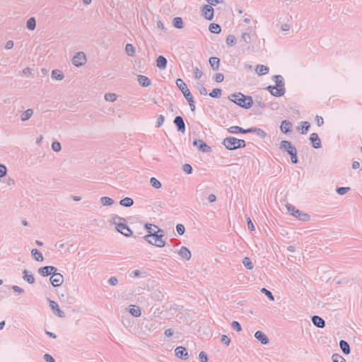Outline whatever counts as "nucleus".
I'll return each mask as SVG.
<instances>
[{
	"label": "nucleus",
	"mask_w": 362,
	"mask_h": 362,
	"mask_svg": "<svg viewBox=\"0 0 362 362\" xmlns=\"http://www.w3.org/2000/svg\"><path fill=\"white\" fill-rule=\"evenodd\" d=\"M110 221L115 226V229L125 237H130L133 231L127 225L126 219L117 215H113Z\"/></svg>",
	"instance_id": "1"
},
{
	"label": "nucleus",
	"mask_w": 362,
	"mask_h": 362,
	"mask_svg": "<svg viewBox=\"0 0 362 362\" xmlns=\"http://www.w3.org/2000/svg\"><path fill=\"white\" fill-rule=\"evenodd\" d=\"M228 99L245 109H249L253 104L252 98L251 96L245 95L241 93L231 94L228 96Z\"/></svg>",
	"instance_id": "2"
},
{
	"label": "nucleus",
	"mask_w": 362,
	"mask_h": 362,
	"mask_svg": "<svg viewBox=\"0 0 362 362\" xmlns=\"http://www.w3.org/2000/svg\"><path fill=\"white\" fill-rule=\"evenodd\" d=\"M163 231L158 229V231H153L151 234H148L144 237V240L149 244L155 245L158 247H162L165 245V242L162 239Z\"/></svg>",
	"instance_id": "3"
},
{
	"label": "nucleus",
	"mask_w": 362,
	"mask_h": 362,
	"mask_svg": "<svg viewBox=\"0 0 362 362\" xmlns=\"http://www.w3.org/2000/svg\"><path fill=\"white\" fill-rule=\"evenodd\" d=\"M286 209L288 212L291 213L294 217L298 218L303 221H307L310 220V216L308 214H305L297 209L294 206L290 204H286Z\"/></svg>",
	"instance_id": "4"
},
{
	"label": "nucleus",
	"mask_w": 362,
	"mask_h": 362,
	"mask_svg": "<svg viewBox=\"0 0 362 362\" xmlns=\"http://www.w3.org/2000/svg\"><path fill=\"white\" fill-rule=\"evenodd\" d=\"M86 62V56L84 52H77L72 59V63L76 66H81Z\"/></svg>",
	"instance_id": "5"
},
{
	"label": "nucleus",
	"mask_w": 362,
	"mask_h": 362,
	"mask_svg": "<svg viewBox=\"0 0 362 362\" xmlns=\"http://www.w3.org/2000/svg\"><path fill=\"white\" fill-rule=\"evenodd\" d=\"M202 16L208 21H211L214 18V8L209 5H204L201 8Z\"/></svg>",
	"instance_id": "6"
},
{
	"label": "nucleus",
	"mask_w": 362,
	"mask_h": 362,
	"mask_svg": "<svg viewBox=\"0 0 362 362\" xmlns=\"http://www.w3.org/2000/svg\"><path fill=\"white\" fill-rule=\"evenodd\" d=\"M222 144L228 150H235L237 146V138L235 137H227L223 139Z\"/></svg>",
	"instance_id": "7"
},
{
	"label": "nucleus",
	"mask_w": 362,
	"mask_h": 362,
	"mask_svg": "<svg viewBox=\"0 0 362 362\" xmlns=\"http://www.w3.org/2000/svg\"><path fill=\"white\" fill-rule=\"evenodd\" d=\"M267 89L272 95L275 97L283 96L286 93L285 88H280L275 86H269Z\"/></svg>",
	"instance_id": "8"
},
{
	"label": "nucleus",
	"mask_w": 362,
	"mask_h": 362,
	"mask_svg": "<svg viewBox=\"0 0 362 362\" xmlns=\"http://www.w3.org/2000/svg\"><path fill=\"white\" fill-rule=\"evenodd\" d=\"M49 281L54 287L60 286L64 282V276L60 273L54 274L50 276Z\"/></svg>",
	"instance_id": "9"
},
{
	"label": "nucleus",
	"mask_w": 362,
	"mask_h": 362,
	"mask_svg": "<svg viewBox=\"0 0 362 362\" xmlns=\"http://www.w3.org/2000/svg\"><path fill=\"white\" fill-rule=\"evenodd\" d=\"M176 85L179 90L182 93L185 98L188 97L191 95L190 90L188 89L186 83L181 78H177L176 80Z\"/></svg>",
	"instance_id": "10"
},
{
	"label": "nucleus",
	"mask_w": 362,
	"mask_h": 362,
	"mask_svg": "<svg viewBox=\"0 0 362 362\" xmlns=\"http://www.w3.org/2000/svg\"><path fill=\"white\" fill-rule=\"evenodd\" d=\"M193 145L197 146L199 150L203 153H207L211 151V147L204 143L202 140H194L193 141Z\"/></svg>",
	"instance_id": "11"
},
{
	"label": "nucleus",
	"mask_w": 362,
	"mask_h": 362,
	"mask_svg": "<svg viewBox=\"0 0 362 362\" xmlns=\"http://www.w3.org/2000/svg\"><path fill=\"white\" fill-rule=\"evenodd\" d=\"M174 124L177 127V129L178 132L181 133H185V124L184 122V119L181 116H176L173 121Z\"/></svg>",
	"instance_id": "12"
},
{
	"label": "nucleus",
	"mask_w": 362,
	"mask_h": 362,
	"mask_svg": "<svg viewBox=\"0 0 362 362\" xmlns=\"http://www.w3.org/2000/svg\"><path fill=\"white\" fill-rule=\"evenodd\" d=\"M310 141L312 143L313 147L315 148H320L322 146L321 140L317 133H312L310 135Z\"/></svg>",
	"instance_id": "13"
},
{
	"label": "nucleus",
	"mask_w": 362,
	"mask_h": 362,
	"mask_svg": "<svg viewBox=\"0 0 362 362\" xmlns=\"http://www.w3.org/2000/svg\"><path fill=\"white\" fill-rule=\"evenodd\" d=\"M175 356L182 359L186 360L188 358V354L186 349L183 346H178L175 350Z\"/></svg>",
	"instance_id": "14"
},
{
	"label": "nucleus",
	"mask_w": 362,
	"mask_h": 362,
	"mask_svg": "<svg viewBox=\"0 0 362 362\" xmlns=\"http://www.w3.org/2000/svg\"><path fill=\"white\" fill-rule=\"evenodd\" d=\"M296 148L295 146H293L291 143L288 141H281L279 146V149L281 151H286L288 154H289V151L293 150Z\"/></svg>",
	"instance_id": "15"
},
{
	"label": "nucleus",
	"mask_w": 362,
	"mask_h": 362,
	"mask_svg": "<svg viewBox=\"0 0 362 362\" xmlns=\"http://www.w3.org/2000/svg\"><path fill=\"white\" fill-rule=\"evenodd\" d=\"M255 337L262 344H267L269 341V338L262 331H257L255 333Z\"/></svg>",
	"instance_id": "16"
},
{
	"label": "nucleus",
	"mask_w": 362,
	"mask_h": 362,
	"mask_svg": "<svg viewBox=\"0 0 362 362\" xmlns=\"http://www.w3.org/2000/svg\"><path fill=\"white\" fill-rule=\"evenodd\" d=\"M291 127L292 123L290 121L285 119L281 122L280 129L283 133L287 134L290 132L291 131Z\"/></svg>",
	"instance_id": "17"
},
{
	"label": "nucleus",
	"mask_w": 362,
	"mask_h": 362,
	"mask_svg": "<svg viewBox=\"0 0 362 362\" xmlns=\"http://www.w3.org/2000/svg\"><path fill=\"white\" fill-rule=\"evenodd\" d=\"M178 254L182 258H183L186 260H189L192 256L191 252L189 251V250L185 246L181 247V248L180 249V250L178 252Z\"/></svg>",
	"instance_id": "18"
},
{
	"label": "nucleus",
	"mask_w": 362,
	"mask_h": 362,
	"mask_svg": "<svg viewBox=\"0 0 362 362\" xmlns=\"http://www.w3.org/2000/svg\"><path fill=\"white\" fill-rule=\"evenodd\" d=\"M312 322H313V325L318 328H323L325 326V320L318 315L313 316Z\"/></svg>",
	"instance_id": "19"
},
{
	"label": "nucleus",
	"mask_w": 362,
	"mask_h": 362,
	"mask_svg": "<svg viewBox=\"0 0 362 362\" xmlns=\"http://www.w3.org/2000/svg\"><path fill=\"white\" fill-rule=\"evenodd\" d=\"M49 305L52 308V310L55 312V313L60 317H64V313L59 309V307L58 304L54 302V300H49Z\"/></svg>",
	"instance_id": "20"
},
{
	"label": "nucleus",
	"mask_w": 362,
	"mask_h": 362,
	"mask_svg": "<svg viewBox=\"0 0 362 362\" xmlns=\"http://www.w3.org/2000/svg\"><path fill=\"white\" fill-rule=\"evenodd\" d=\"M228 132L231 134H238V133H249V129H245L238 126H232L227 129Z\"/></svg>",
	"instance_id": "21"
},
{
	"label": "nucleus",
	"mask_w": 362,
	"mask_h": 362,
	"mask_svg": "<svg viewBox=\"0 0 362 362\" xmlns=\"http://www.w3.org/2000/svg\"><path fill=\"white\" fill-rule=\"evenodd\" d=\"M138 82L142 87H148L151 85V80L146 76L139 75Z\"/></svg>",
	"instance_id": "22"
},
{
	"label": "nucleus",
	"mask_w": 362,
	"mask_h": 362,
	"mask_svg": "<svg viewBox=\"0 0 362 362\" xmlns=\"http://www.w3.org/2000/svg\"><path fill=\"white\" fill-rule=\"evenodd\" d=\"M209 64L211 66V69L214 71H217L219 69L220 59L218 57H212L209 58Z\"/></svg>",
	"instance_id": "23"
},
{
	"label": "nucleus",
	"mask_w": 362,
	"mask_h": 362,
	"mask_svg": "<svg viewBox=\"0 0 362 362\" xmlns=\"http://www.w3.org/2000/svg\"><path fill=\"white\" fill-rule=\"evenodd\" d=\"M23 279L30 284H33L35 282V277L32 274H29L27 269H24L23 272Z\"/></svg>",
	"instance_id": "24"
},
{
	"label": "nucleus",
	"mask_w": 362,
	"mask_h": 362,
	"mask_svg": "<svg viewBox=\"0 0 362 362\" xmlns=\"http://www.w3.org/2000/svg\"><path fill=\"white\" fill-rule=\"evenodd\" d=\"M167 59L163 56H159L156 59V66L161 69H164L167 66Z\"/></svg>",
	"instance_id": "25"
},
{
	"label": "nucleus",
	"mask_w": 362,
	"mask_h": 362,
	"mask_svg": "<svg viewBox=\"0 0 362 362\" xmlns=\"http://www.w3.org/2000/svg\"><path fill=\"white\" fill-rule=\"evenodd\" d=\"M255 71L259 76H262L268 74L269 69L265 65L260 64L257 66Z\"/></svg>",
	"instance_id": "26"
},
{
	"label": "nucleus",
	"mask_w": 362,
	"mask_h": 362,
	"mask_svg": "<svg viewBox=\"0 0 362 362\" xmlns=\"http://www.w3.org/2000/svg\"><path fill=\"white\" fill-rule=\"evenodd\" d=\"M129 313L134 317H139L141 315V309L139 306L132 305L129 306Z\"/></svg>",
	"instance_id": "27"
},
{
	"label": "nucleus",
	"mask_w": 362,
	"mask_h": 362,
	"mask_svg": "<svg viewBox=\"0 0 362 362\" xmlns=\"http://www.w3.org/2000/svg\"><path fill=\"white\" fill-rule=\"evenodd\" d=\"M273 81L275 82L276 85L275 86L280 87V88H284V80L282 76L281 75H274L273 76Z\"/></svg>",
	"instance_id": "28"
},
{
	"label": "nucleus",
	"mask_w": 362,
	"mask_h": 362,
	"mask_svg": "<svg viewBox=\"0 0 362 362\" xmlns=\"http://www.w3.org/2000/svg\"><path fill=\"white\" fill-rule=\"evenodd\" d=\"M33 115V110L31 108L27 109L25 111H24L21 116V120L22 122H25L28 120L32 115Z\"/></svg>",
	"instance_id": "29"
},
{
	"label": "nucleus",
	"mask_w": 362,
	"mask_h": 362,
	"mask_svg": "<svg viewBox=\"0 0 362 362\" xmlns=\"http://www.w3.org/2000/svg\"><path fill=\"white\" fill-rule=\"evenodd\" d=\"M339 346L344 354H349L350 353L349 344L345 340H340Z\"/></svg>",
	"instance_id": "30"
},
{
	"label": "nucleus",
	"mask_w": 362,
	"mask_h": 362,
	"mask_svg": "<svg viewBox=\"0 0 362 362\" xmlns=\"http://www.w3.org/2000/svg\"><path fill=\"white\" fill-rule=\"evenodd\" d=\"M31 255L37 262H42L44 258L42 253L37 249H33L31 250Z\"/></svg>",
	"instance_id": "31"
},
{
	"label": "nucleus",
	"mask_w": 362,
	"mask_h": 362,
	"mask_svg": "<svg viewBox=\"0 0 362 362\" xmlns=\"http://www.w3.org/2000/svg\"><path fill=\"white\" fill-rule=\"evenodd\" d=\"M209 30L211 33L214 34H218L221 31V26L218 24L214 23H212L209 25Z\"/></svg>",
	"instance_id": "32"
},
{
	"label": "nucleus",
	"mask_w": 362,
	"mask_h": 362,
	"mask_svg": "<svg viewBox=\"0 0 362 362\" xmlns=\"http://www.w3.org/2000/svg\"><path fill=\"white\" fill-rule=\"evenodd\" d=\"M173 25L176 28H182L184 27L182 18L180 17L174 18L173 20Z\"/></svg>",
	"instance_id": "33"
},
{
	"label": "nucleus",
	"mask_w": 362,
	"mask_h": 362,
	"mask_svg": "<svg viewBox=\"0 0 362 362\" xmlns=\"http://www.w3.org/2000/svg\"><path fill=\"white\" fill-rule=\"evenodd\" d=\"M310 127V124L308 122H301V127H298L297 129L300 130V133L302 134H305L308 132L309 130V128Z\"/></svg>",
	"instance_id": "34"
},
{
	"label": "nucleus",
	"mask_w": 362,
	"mask_h": 362,
	"mask_svg": "<svg viewBox=\"0 0 362 362\" xmlns=\"http://www.w3.org/2000/svg\"><path fill=\"white\" fill-rule=\"evenodd\" d=\"M119 204L125 207H130L134 204V200L130 197H125L120 200Z\"/></svg>",
	"instance_id": "35"
},
{
	"label": "nucleus",
	"mask_w": 362,
	"mask_h": 362,
	"mask_svg": "<svg viewBox=\"0 0 362 362\" xmlns=\"http://www.w3.org/2000/svg\"><path fill=\"white\" fill-rule=\"evenodd\" d=\"M64 74L61 72V71L58 69H54L52 71V78L53 79L62 81L64 78Z\"/></svg>",
	"instance_id": "36"
},
{
	"label": "nucleus",
	"mask_w": 362,
	"mask_h": 362,
	"mask_svg": "<svg viewBox=\"0 0 362 362\" xmlns=\"http://www.w3.org/2000/svg\"><path fill=\"white\" fill-rule=\"evenodd\" d=\"M249 130V133L255 132L261 138H264L267 135L266 132L259 128L251 127Z\"/></svg>",
	"instance_id": "37"
},
{
	"label": "nucleus",
	"mask_w": 362,
	"mask_h": 362,
	"mask_svg": "<svg viewBox=\"0 0 362 362\" xmlns=\"http://www.w3.org/2000/svg\"><path fill=\"white\" fill-rule=\"evenodd\" d=\"M26 27L30 30H35L36 27V21L35 18L33 17L30 18L26 23Z\"/></svg>",
	"instance_id": "38"
},
{
	"label": "nucleus",
	"mask_w": 362,
	"mask_h": 362,
	"mask_svg": "<svg viewBox=\"0 0 362 362\" xmlns=\"http://www.w3.org/2000/svg\"><path fill=\"white\" fill-rule=\"evenodd\" d=\"M100 202L103 206H111L114 204V200L108 197H103L100 198Z\"/></svg>",
	"instance_id": "39"
},
{
	"label": "nucleus",
	"mask_w": 362,
	"mask_h": 362,
	"mask_svg": "<svg viewBox=\"0 0 362 362\" xmlns=\"http://www.w3.org/2000/svg\"><path fill=\"white\" fill-rule=\"evenodd\" d=\"M125 52L128 56H134L135 54V48L132 44H127L125 47Z\"/></svg>",
	"instance_id": "40"
},
{
	"label": "nucleus",
	"mask_w": 362,
	"mask_h": 362,
	"mask_svg": "<svg viewBox=\"0 0 362 362\" xmlns=\"http://www.w3.org/2000/svg\"><path fill=\"white\" fill-rule=\"evenodd\" d=\"M291 156V162L293 164H296L298 162V158H297V149L296 148L293 150L289 151V154Z\"/></svg>",
	"instance_id": "41"
},
{
	"label": "nucleus",
	"mask_w": 362,
	"mask_h": 362,
	"mask_svg": "<svg viewBox=\"0 0 362 362\" xmlns=\"http://www.w3.org/2000/svg\"><path fill=\"white\" fill-rule=\"evenodd\" d=\"M291 156V162L293 164H296L298 162V158H297V149L296 148L293 150L289 151V154Z\"/></svg>",
	"instance_id": "42"
},
{
	"label": "nucleus",
	"mask_w": 362,
	"mask_h": 362,
	"mask_svg": "<svg viewBox=\"0 0 362 362\" xmlns=\"http://www.w3.org/2000/svg\"><path fill=\"white\" fill-rule=\"evenodd\" d=\"M226 42L230 47L234 46L236 44V38L234 35H229L226 37Z\"/></svg>",
	"instance_id": "43"
},
{
	"label": "nucleus",
	"mask_w": 362,
	"mask_h": 362,
	"mask_svg": "<svg viewBox=\"0 0 362 362\" xmlns=\"http://www.w3.org/2000/svg\"><path fill=\"white\" fill-rule=\"evenodd\" d=\"M38 273L42 276H47L50 275V271L49 270V266L42 267L38 269Z\"/></svg>",
	"instance_id": "44"
},
{
	"label": "nucleus",
	"mask_w": 362,
	"mask_h": 362,
	"mask_svg": "<svg viewBox=\"0 0 362 362\" xmlns=\"http://www.w3.org/2000/svg\"><path fill=\"white\" fill-rule=\"evenodd\" d=\"M221 91L220 88H214L209 95L213 98H219L221 95Z\"/></svg>",
	"instance_id": "45"
},
{
	"label": "nucleus",
	"mask_w": 362,
	"mask_h": 362,
	"mask_svg": "<svg viewBox=\"0 0 362 362\" xmlns=\"http://www.w3.org/2000/svg\"><path fill=\"white\" fill-rule=\"evenodd\" d=\"M243 264L247 269H253V264L248 257H245L243 258Z\"/></svg>",
	"instance_id": "46"
},
{
	"label": "nucleus",
	"mask_w": 362,
	"mask_h": 362,
	"mask_svg": "<svg viewBox=\"0 0 362 362\" xmlns=\"http://www.w3.org/2000/svg\"><path fill=\"white\" fill-rule=\"evenodd\" d=\"M150 184L152 187L156 189H160L162 186L160 182L158 180L156 177H151L150 179Z\"/></svg>",
	"instance_id": "47"
},
{
	"label": "nucleus",
	"mask_w": 362,
	"mask_h": 362,
	"mask_svg": "<svg viewBox=\"0 0 362 362\" xmlns=\"http://www.w3.org/2000/svg\"><path fill=\"white\" fill-rule=\"evenodd\" d=\"M105 99L106 101L114 102L117 99V95L111 93H105Z\"/></svg>",
	"instance_id": "48"
},
{
	"label": "nucleus",
	"mask_w": 362,
	"mask_h": 362,
	"mask_svg": "<svg viewBox=\"0 0 362 362\" xmlns=\"http://www.w3.org/2000/svg\"><path fill=\"white\" fill-rule=\"evenodd\" d=\"M332 359L333 362H346L345 359L337 354H334L332 356Z\"/></svg>",
	"instance_id": "49"
},
{
	"label": "nucleus",
	"mask_w": 362,
	"mask_h": 362,
	"mask_svg": "<svg viewBox=\"0 0 362 362\" xmlns=\"http://www.w3.org/2000/svg\"><path fill=\"white\" fill-rule=\"evenodd\" d=\"M261 292L262 293H264L270 300H274V297L270 291L267 290L265 288H262L261 289Z\"/></svg>",
	"instance_id": "50"
},
{
	"label": "nucleus",
	"mask_w": 362,
	"mask_h": 362,
	"mask_svg": "<svg viewBox=\"0 0 362 362\" xmlns=\"http://www.w3.org/2000/svg\"><path fill=\"white\" fill-rule=\"evenodd\" d=\"M350 190V187H340L337 188V192L340 195H344Z\"/></svg>",
	"instance_id": "51"
},
{
	"label": "nucleus",
	"mask_w": 362,
	"mask_h": 362,
	"mask_svg": "<svg viewBox=\"0 0 362 362\" xmlns=\"http://www.w3.org/2000/svg\"><path fill=\"white\" fill-rule=\"evenodd\" d=\"M52 148L55 152H59L62 149L61 144L59 141H54L52 144Z\"/></svg>",
	"instance_id": "52"
},
{
	"label": "nucleus",
	"mask_w": 362,
	"mask_h": 362,
	"mask_svg": "<svg viewBox=\"0 0 362 362\" xmlns=\"http://www.w3.org/2000/svg\"><path fill=\"white\" fill-rule=\"evenodd\" d=\"M197 88L199 91V93L202 95H207V90L206 88L203 86V84L198 83H197Z\"/></svg>",
	"instance_id": "53"
},
{
	"label": "nucleus",
	"mask_w": 362,
	"mask_h": 362,
	"mask_svg": "<svg viewBox=\"0 0 362 362\" xmlns=\"http://www.w3.org/2000/svg\"><path fill=\"white\" fill-rule=\"evenodd\" d=\"M176 230L180 235H182L185 233V226L181 223H178L176 226Z\"/></svg>",
	"instance_id": "54"
},
{
	"label": "nucleus",
	"mask_w": 362,
	"mask_h": 362,
	"mask_svg": "<svg viewBox=\"0 0 362 362\" xmlns=\"http://www.w3.org/2000/svg\"><path fill=\"white\" fill-rule=\"evenodd\" d=\"M183 171L187 175L192 174V167L189 164H185L182 166Z\"/></svg>",
	"instance_id": "55"
},
{
	"label": "nucleus",
	"mask_w": 362,
	"mask_h": 362,
	"mask_svg": "<svg viewBox=\"0 0 362 362\" xmlns=\"http://www.w3.org/2000/svg\"><path fill=\"white\" fill-rule=\"evenodd\" d=\"M214 79L216 82L221 83L223 81L224 76L221 73H216L214 76Z\"/></svg>",
	"instance_id": "56"
},
{
	"label": "nucleus",
	"mask_w": 362,
	"mask_h": 362,
	"mask_svg": "<svg viewBox=\"0 0 362 362\" xmlns=\"http://www.w3.org/2000/svg\"><path fill=\"white\" fill-rule=\"evenodd\" d=\"M231 327L237 332H240L242 330L240 324L237 321L232 322Z\"/></svg>",
	"instance_id": "57"
},
{
	"label": "nucleus",
	"mask_w": 362,
	"mask_h": 362,
	"mask_svg": "<svg viewBox=\"0 0 362 362\" xmlns=\"http://www.w3.org/2000/svg\"><path fill=\"white\" fill-rule=\"evenodd\" d=\"M200 362H207L208 357L204 351H201L199 354Z\"/></svg>",
	"instance_id": "58"
},
{
	"label": "nucleus",
	"mask_w": 362,
	"mask_h": 362,
	"mask_svg": "<svg viewBox=\"0 0 362 362\" xmlns=\"http://www.w3.org/2000/svg\"><path fill=\"white\" fill-rule=\"evenodd\" d=\"M221 341L223 344L228 346L230 343V339L227 335H222L221 338Z\"/></svg>",
	"instance_id": "59"
},
{
	"label": "nucleus",
	"mask_w": 362,
	"mask_h": 362,
	"mask_svg": "<svg viewBox=\"0 0 362 362\" xmlns=\"http://www.w3.org/2000/svg\"><path fill=\"white\" fill-rule=\"evenodd\" d=\"M241 40L246 43H249L250 41V35L247 33H243L241 35Z\"/></svg>",
	"instance_id": "60"
},
{
	"label": "nucleus",
	"mask_w": 362,
	"mask_h": 362,
	"mask_svg": "<svg viewBox=\"0 0 362 362\" xmlns=\"http://www.w3.org/2000/svg\"><path fill=\"white\" fill-rule=\"evenodd\" d=\"M164 120H165V117L163 115H160L158 118H157V122H156V127H160L164 122Z\"/></svg>",
	"instance_id": "61"
},
{
	"label": "nucleus",
	"mask_w": 362,
	"mask_h": 362,
	"mask_svg": "<svg viewBox=\"0 0 362 362\" xmlns=\"http://www.w3.org/2000/svg\"><path fill=\"white\" fill-rule=\"evenodd\" d=\"M6 168L5 165L0 164V178L4 177L6 175Z\"/></svg>",
	"instance_id": "62"
},
{
	"label": "nucleus",
	"mask_w": 362,
	"mask_h": 362,
	"mask_svg": "<svg viewBox=\"0 0 362 362\" xmlns=\"http://www.w3.org/2000/svg\"><path fill=\"white\" fill-rule=\"evenodd\" d=\"M194 77L196 78H200L203 75L202 71L201 70H199L198 67H195L194 69Z\"/></svg>",
	"instance_id": "63"
},
{
	"label": "nucleus",
	"mask_w": 362,
	"mask_h": 362,
	"mask_svg": "<svg viewBox=\"0 0 362 362\" xmlns=\"http://www.w3.org/2000/svg\"><path fill=\"white\" fill-rule=\"evenodd\" d=\"M43 357L47 362H55L54 358L48 354H45Z\"/></svg>",
	"instance_id": "64"
}]
</instances>
